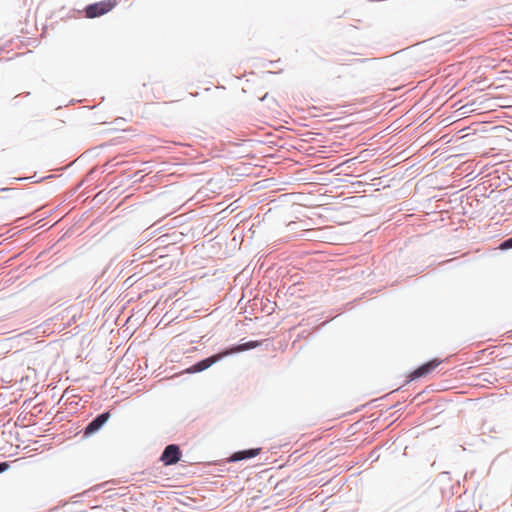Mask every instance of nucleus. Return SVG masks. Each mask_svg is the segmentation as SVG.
Listing matches in <instances>:
<instances>
[{
	"instance_id": "nucleus-1",
	"label": "nucleus",
	"mask_w": 512,
	"mask_h": 512,
	"mask_svg": "<svg viewBox=\"0 0 512 512\" xmlns=\"http://www.w3.org/2000/svg\"><path fill=\"white\" fill-rule=\"evenodd\" d=\"M117 5V0H103L88 4L85 9L87 18H97L110 12Z\"/></svg>"
},
{
	"instance_id": "nucleus-2",
	"label": "nucleus",
	"mask_w": 512,
	"mask_h": 512,
	"mask_svg": "<svg viewBox=\"0 0 512 512\" xmlns=\"http://www.w3.org/2000/svg\"><path fill=\"white\" fill-rule=\"evenodd\" d=\"M111 417L110 411L106 410L97 414L87 425L83 428V437H90L99 432L102 427L108 422Z\"/></svg>"
},
{
	"instance_id": "nucleus-3",
	"label": "nucleus",
	"mask_w": 512,
	"mask_h": 512,
	"mask_svg": "<svg viewBox=\"0 0 512 512\" xmlns=\"http://www.w3.org/2000/svg\"><path fill=\"white\" fill-rule=\"evenodd\" d=\"M181 457L182 450L180 446L178 444L171 443L164 448L159 461H161L164 466H172L177 464L181 460Z\"/></svg>"
},
{
	"instance_id": "nucleus-4",
	"label": "nucleus",
	"mask_w": 512,
	"mask_h": 512,
	"mask_svg": "<svg viewBox=\"0 0 512 512\" xmlns=\"http://www.w3.org/2000/svg\"><path fill=\"white\" fill-rule=\"evenodd\" d=\"M441 360L434 358L425 363H422L413 371H411L407 376V382H411L417 380L419 378L425 377L430 374L438 365H440Z\"/></svg>"
},
{
	"instance_id": "nucleus-5",
	"label": "nucleus",
	"mask_w": 512,
	"mask_h": 512,
	"mask_svg": "<svg viewBox=\"0 0 512 512\" xmlns=\"http://www.w3.org/2000/svg\"><path fill=\"white\" fill-rule=\"evenodd\" d=\"M260 341L249 340L246 342H239L223 348L225 357L232 356L241 352L249 351L260 346Z\"/></svg>"
},
{
	"instance_id": "nucleus-6",
	"label": "nucleus",
	"mask_w": 512,
	"mask_h": 512,
	"mask_svg": "<svg viewBox=\"0 0 512 512\" xmlns=\"http://www.w3.org/2000/svg\"><path fill=\"white\" fill-rule=\"evenodd\" d=\"M262 452L261 447L247 448L235 451L226 459L227 463H237L243 460H249L258 456Z\"/></svg>"
},
{
	"instance_id": "nucleus-7",
	"label": "nucleus",
	"mask_w": 512,
	"mask_h": 512,
	"mask_svg": "<svg viewBox=\"0 0 512 512\" xmlns=\"http://www.w3.org/2000/svg\"><path fill=\"white\" fill-rule=\"evenodd\" d=\"M432 41L434 42L435 45H437L439 47H443L446 50H449L450 48L447 47V46L450 43L455 42V39L453 38V34L452 33L446 32V33L440 34V35L432 38Z\"/></svg>"
},
{
	"instance_id": "nucleus-8",
	"label": "nucleus",
	"mask_w": 512,
	"mask_h": 512,
	"mask_svg": "<svg viewBox=\"0 0 512 512\" xmlns=\"http://www.w3.org/2000/svg\"><path fill=\"white\" fill-rule=\"evenodd\" d=\"M225 357L224 355V352H223V349L220 350L219 352L209 356V357H206L204 359H201L199 360V363L202 365V367L207 370L208 368H210L212 365H214L215 363L223 360Z\"/></svg>"
},
{
	"instance_id": "nucleus-9",
	"label": "nucleus",
	"mask_w": 512,
	"mask_h": 512,
	"mask_svg": "<svg viewBox=\"0 0 512 512\" xmlns=\"http://www.w3.org/2000/svg\"><path fill=\"white\" fill-rule=\"evenodd\" d=\"M203 371H205V369L202 367L199 361L195 362L194 364L187 368V372L190 374L200 373Z\"/></svg>"
},
{
	"instance_id": "nucleus-10",
	"label": "nucleus",
	"mask_w": 512,
	"mask_h": 512,
	"mask_svg": "<svg viewBox=\"0 0 512 512\" xmlns=\"http://www.w3.org/2000/svg\"><path fill=\"white\" fill-rule=\"evenodd\" d=\"M500 250H510L512 249V236L509 238H506L499 244Z\"/></svg>"
},
{
	"instance_id": "nucleus-11",
	"label": "nucleus",
	"mask_w": 512,
	"mask_h": 512,
	"mask_svg": "<svg viewBox=\"0 0 512 512\" xmlns=\"http://www.w3.org/2000/svg\"><path fill=\"white\" fill-rule=\"evenodd\" d=\"M10 468V463L8 461L0 462V474L7 471Z\"/></svg>"
},
{
	"instance_id": "nucleus-12",
	"label": "nucleus",
	"mask_w": 512,
	"mask_h": 512,
	"mask_svg": "<svg viewBox=\"0 0 512 512\" xmlns=\"http://www.w3.org/2000/svg\"><path fill=\"white\" fill-rule=\"evenodd\" d=\"M26 417H27V415L22 416V415L20 414V415L18 416V418H17V421H19V420L24 421V420H26Z\"/></svg>"
},
{
	"instance_id": "nucleus-13",
	"label": "nucleus",
	"mask_w": 512,
	"mask_h": 512,
	"mask_svg": "<svg viewBox=\"0 0 512 512\" xmlns=\"http://www.w3.org/2000/svg\"><path fill=\"white\" fill-rule=\"evenodd\" d=\"M95 171H96V168L91 169V170L89 171V173H88V175H87V176L92 175Z\"/></svg>"
},
{
	"instance_id": "nucleus-14",
	"label": "nucleus",
	"mask_w": 512,
	"mask_h": 512,
	"mask_svg": "<svg viewBox=\"0 0 512 512\" xmlns=\"http://www.w3.org/2000/svg\"><path fill=\"white\" fill-rule=\"evenodd\" d=\"M25 178H14V180L16 181H21V180H24Z\"/></svg>"
},
{
	"instance_id": "nucleus-15",
	"label": "nucleus",
	"mask_w": 512,
	"mask_h": 512,
	"mask_svg": "<svg viewBox=\"0 0 512 512\" xmlns=\"http://www.w3.org/2000/svg\"><path fill=\"white\" fill-rule=\"evenodd\" d=\"M371 457H375V451L371 452Z\"/></svg>"
}]
</instances>
